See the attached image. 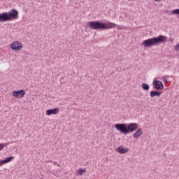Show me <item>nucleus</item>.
<instances>
[{
    "mask_svg": "<svg viewBox=\"0 0 179 179\" xmlns=\"http://www.w3.org/2000/svg\"><path fill=\"white\" fill-rule=\"evenodd\" d=\"M14 159H15V157L10 156L6 158L5 159L1 160L0 166H3V164H6V163H10V162H12V160H13Z\"/></svg>",
    "mask_w": 179,
    "mask_h": 179,
    "instance_id": "1a4fd4ad",
    "label": "nucleus"
},
{
    "mask_svg": "<svg viewBox=\"0 0 179 179\" xmlns=\"http://www.w3.org/2000/svg\"><path fill=\"white\" fill-rule=\"evenodd\" d=\"M59 113V108H55L52 109H48L46 110V115H52L55 114H58Z\"/></svg>",
    "mask_w": 179,
    "mask_h": 179,
    "instance_id": "6e6552de",
    "label": "nucleus"
},
{
    "mask_svg": "<svg viewBox=\"0 0 179 179\" xmlns=\"http://www.w3.org/2000/svg\"><path fill=\"white\" fill-rule=\"evenodd\" d=\"M10 48L13 51H20L23 48V44L20 41H16L10 44Z\"/></svg>",
    "mask_w": 179,
    "mask_h": 179,
    "instance_id": "39448f33",
    "label": "nucleus"
},
{
    "mask_svg": "<svg viewBox=\"0 0 179 179\" xmlns=\"http://www.w3.org/2000/svg\"><path fill=\"white\" fill-rule=\"evenodd\" d=\"M166 41H167V36L159 35L158 37H153L145 40L142 42V45H143L145 48H150V47H153V45H157V44H160V43H166Z\"/></svg>",
    "mask_w": 179,
    "mask_h": 179,
    "instance_id": "f03ea898",
    "label": "nucleus"
},
{
    "mask_svg": "<svg viewBox=\"0 0 179 179\" xmlns=\"http://www.w3.org/2000/svg\"><path fill=\"white\" fill-rule=\"evenodd\" d=\"M18 16L19 11L13 8L9 12H4L0 14V22L1 23H3V22H11V20L17 19Z\"/></svg>",
    "mask_w": 179,
    "mask_h": 179,
    "instance_id": "7ed1b4c3",
    "label": "nucleus"
},
{
    "mask_svg": "<svg viewBox=\"0 0 179 179\" xmlns=\"http://www.w3.org/2000/svg\"><path fill=\"white\" fill-rule=\"evenodd\" d=\"M128 1H131V0H128Z\"/></svg>",
    "mask_w": 179,
    "mask_h": 179,
    "instance_id": "5701e85b",
    "label": "nucleus"
},
{
    "mask_svg": "<svg viewBox=\"0 0 179 179\" xmlns=\"http://www.w3.org/2000/svg\"><path fill=\"white\" fill-rule=\"evenodd\" d=\"M25 94L26 92L24 91V90L14 91L13 92V96L14 97H16L17 99H22V97H24Z\"/></svg>",
    "mask_w": 179,
    "mask_h": 179,
    "instance_id": "0eeeda50",
    "label": "nucleus"
},
{
    "mask_svg": "<svg viewBox=\"0 0 179 179\" xmlns=\"http://www.w3.org/2000/svg\"><path fill=\"white\" fill-rule=\"evenodd\" d=\"M171 15H179V8L172 10Z\"/></svg>",
    "mask_w": 179,
    "mask_h": 179,
    "instance_id": "dca6fc26",
    "label": "nucleus"
},
{
    "mask_svg": "<svg viewBox=\"0 0 179 179\" xmlns=\"http://www.w3.org/2000/svg\"><path fill=\"white\" fill-rule=\"evenodd\" d=\"M176 51H179V43L175 47Z\"/></svg>",
    "mask_w": 179,
    "mask_h": 179,
    "instance_id": "a211bd4d",
    "label": "nucleus"
},
{
    "mask_svg": "<svg viewBox=\"0 0 179 179\" xmlns=\"http://www.w3.org/2000/svg\"><path fill=\"white\" fill-rule=\"evenodd\" d=\"M54 164H57V162H55Z\"/></svg>",
    "mask_w": 179,
    "mask_h": 179,
    "instance_id": "412c9836",
    "label": "nucleus"
},
{
    "mask_svg": "<svg viewBox=\"0 0 179 179\" xmlns=\"http://www.w3.org/2000/svg\"><path fill=\"white\" fill-rule=\"evenodd\" d=\"M115 128L123 135H128L131 132H135L138 129V124L136 123H117L115 124Z\"/></svg>",
    "mask_w": 179,
    "mask_h": 179,
    "instance_id": "f257e3e1",
    "label": "nucleus"
},
{
    "mask_svg": "<svg viewBox=\"0 0 179 179\" xmlns=\"http://www.w3.org/2000/svg\"><path fill=\"white\" fill-rule=\"evenodd\" d=\"M117 152L118 153H120V155H124V153H128V152H129V148H124V147L120 146L117 148Z\"/></svg>",
    "mask_w": 179,
    "mask_h": 179,
    "instance_id": "f8f14e48",
    "label": "nucleus"
},
{
    "mask_svg": "<svg viewBox=\"0 0 179 179\" xmlns=\"http://www.w3.org/2000/svg\"><path fill=\"white\" fill-rule=\"evenodd\" d=\"M156 2H159V1H162V0H155Z\"/></svg>",
    "mask_w": 179,
    "mask_h": 179,
    "instance_id": "6ab92c4d",
    "label": "nucleus"
},
{
    "mask_svg": "<svg viewBox=\"0 0 179 179\" xmlns=\"http://www.w3.org/2000/svg\"><path fill=\"white\" fill-rule=\"evenodd\" d=\"M87 26L91 30H103L105 27L104 23L101 21H90L87 22Z\"/></svg>",
    "mask_w": 179,
    "mask_h": 179,
    "instance_id": "20e7f679",
    "label": "nucleus"
},
{
    "mask_svg": "<svg viewBox=\"0 0 179 179\" xmlns=\"http://www.w3.org/2000/svg\"><path fill=\"white\" fill-rule=\"evenodd\" d=\"M162 94H163V92H159L157 90H152L150 93V96L152 98L156 97V96L160 97V96H162Z\"/></svg>",
    "mask_w": 179,
    "mask_h": 179,
    "instance_id": "9d476101",
    "label": "nucleus"
},
{
    "mask_svg": "<svg viewBox=\"0 0 179 179\" xmlns=\"http://www.w3.org/2000/svg\"><path fill=\"white\" fill-rule=\"evenodd\" d=\"M83 173H86V169H80L78 171V176H83Z\"/></svg>",
    "mask_w": 179,
    "mask_h": 179,
    "instance_id": "2eb2a0df",
    "label": "nucleus"
},
{
    "mask_svg": "<svg viewBox=\"0 0 179 179\" xmlns=\"http://www.w3.org/2000/svg\"><path fill=\"white\" fill-rule=\"evenodd\" d=\"M143 134V132H142V129H138L133 135L134 138H135V139H138V138H139V136H142Z\"/></svg>",
    "mask_w": 179,
    "mask_h": 179,
    "instance_id": "ddd939ff",
    "label": "nucleus"
},
{
    "mask_svg": "<svg viewBox=\"0 0 179 179\" xmlns=\"http://www.w3.org/2000/svg\"><path fill=\"white\" fill-rule=\"evenodd\" d=\"M164 82H167V79H164Z\"/></svg>",
    "mask_w": 179,
    "mask_h": 179,
    "instance_id": "aec40b11",
    "label": "nucleus"
},
{
    "mask_svg": "<svg viewBox=\"0 0 179 179\" xmlns=\"http://www.w3.org/2000/svg\"><path fill=\"white\" fill-rule=\"evenodd\" d=\"M104 28H103V30H107V29H114L117 24L108 22L107 24L104 23Z\"/></svg>",
    "mask_w": 179,
    "mask_h": 179,
    "instance_id": "9b49d317",
    "label": "nucleus"
},
{
    "mask_svg": "<svg viewBox=\"0 0 179 179\" xmlns=\"http://www.w3.org/2000/svg\"><path fill=\"white\" fill-rule=\"evenodd\" d=\"M141 87L143 90H145V92H148L149 89H150V86H149V84L148 83H143Z\"/></svg>",
    "mask_w": 179,
    "mask_h": 179,
    "instance_id": "4468645a",
    "label": "nucleus"
},
{
    "mask_svg": "<svg viewBox=\"0 0 179 179\" xmlns=\"http://www.w3.org/2000/svg\"><path fill=\"white\" fill-rule=\"evenodd\" d=\"M154 89L156 90H163L164 89V85L160 80H154L152 83Z\"/></svg>",
    "mask_w": 179,
    "mask_h": 179,
    "instance_id": "423d86ee",
    "label": "nucleus"
},
{
    "mask_svg": "<svg viewBox=\"0 0 179 179\" xmlns=\"http://www.w3.org/2000/svg\"><path fill=\"white\" fill-rule=\"evenodd\" d=\"M9 145V143H0V150H2L5 146H8Z\"/></svg>",
    "mask_w": 179,
    "mask_h": 179,
    "instance_id": "f3484780",
    "label": "nucleus"
},
{
    "mask_svg": "<svg viewBox=\"0 0 179 179\" xmlns=\"http://www.w3.org/2000/svg\"><path fill=\"white\" fill-rule=\"evenodd\" d=\"M50 163H52V161H50Z\"/></svg>",
    "mask_w": 179,
    "mask_h": 179,
    "instance_id": "4be33fe9",
    "label": "nucleus"
}]
</instances>
